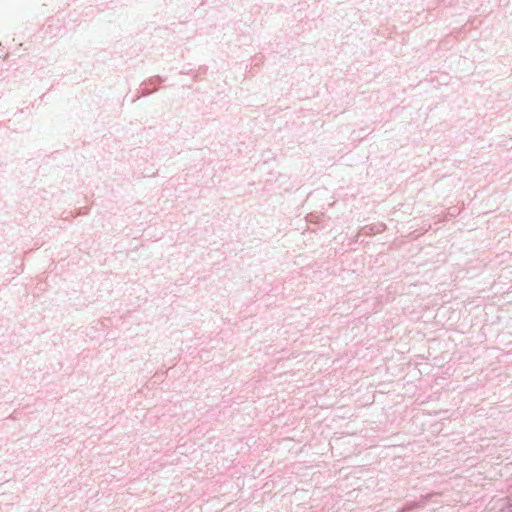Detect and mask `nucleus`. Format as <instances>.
<instances>
[{
	"instance_id": "nucleus-1",
	"label": "nucleus",
	"mask_w": 512,
	"mask_h": 512,
	"mask_svg": "<svg viewBox=\"0 0 512 512\" xmlns=\"http://www.w3.org/2000/svg\"><path fill=\"white\" fill-rule=\"evenodd\" d=\"M494 508H498L501 512H512V495L499 499Z\"/></svg>"
},
{
	"instance_id": "nucleus-2",
	"label": "nucleus",
	"mask_w": 512,
	"mask_h": 512,
	"mask_svg": "<svg viewBox=\"0 0 512 512\" xmlns=\"http://www.w3.org/2000/svg\"><path fill=\"white\" fill-rule=\"evenodd\" d=\"M431 495H426L424 497H422V500L419 501V502H411L409 504H407L403 509L402 511H408V510H412L414 508H418V507H424L425 506V503L427 501V499L430 497Z\"/></svg>"
}]
</instances>
